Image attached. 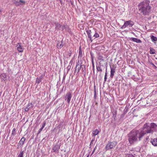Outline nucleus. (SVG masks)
Instances as JSON below:
<instances>
[{
  "instance_id": "nucleus-48",
  "label": "nucleus",
  "mask_w": 157,
  "mask_h": 157,
  "mask_svg": "<svg viewBox=\"0 0 157 157\" xmlns=\"http://www.w3.org/2000/svg\"><path fill=\"white\" fill-rule=\"evenodd\" d=\"M90 34L89 33V37H90Z\"/></svg>"
},
{
  "instance_id": "nucleus-1",
  "label": "nucleus",
  "mask_w": 157,
  "mask_h": 157,
  "mask_svg": "<svg viewBox=\"0 0 157 157\" xmlns=\"http://www.w3.org/2000/svg\"><path fill=\"white\" fill-rule=\"evenodd\" d=\"M145 134L146 133L143 132L133 129L127 134L128 141L130 144H133L135 142L141 140Z\"/></svg>"
},
{
  "instance_id": "nucleus-47",
  "label": "nucleus",
  "mask_w": 157,
  "mask_h": 157,
  "mask_svg": "<svg viewBox=\"0 0 157 157\" xmlns=\"http://www.w3.org/2000/svg\"><path fill=\"white\" fill-rule=\"evenodd\" d=\"M59 1H60V3H61V4H62V1H61V0H59Z\"/></svg>"
},
{
  "instance_id": "nucleus-22",
  "label": "nucleus",
  "mask_w": 157,
  "mask_h": 157,
  "mask_svg": "<svg viewBox=\"0 0 157 157\" xmlns=\"http://www.w3.org/2000/svg\"><path fill=\"white\" fill-rule=\"evenodd\" d=\"M56 29H60V28L61 27V25L59 24V23H55Z\"/></svg>"
},
{
  "instance_id": "nucleus-44",
  "label": "nucleus",
  "mask_w": 157,
  "mask_h": 157,
  "mask_svg": "<svg viewBox=\"0 0 157 157\" xmlns=\"http://www.w3.org/2000/svg\"><path fill=\"white\" fill-rule=\"evenodd\" d=\"M151 65H153V66H154L155 67V66L154 65V64L153 63H151Z\"/></svg>"
},
{
  "instance_id": "nucleus-46",
  "label": "nucleus",
  "mask_w": 157,
  "mask_h": 157,
  "mask_svg": "<svg viewBox=\"0 0 157 157\" xmlns=\"http://www.w3.org/2000/svg\"><path fill=\"white\" fill-rule=\"evenodd\" d=\"M65 76H64L63 77V80L64 79H65Z\"/></svg>"
},
{
  "instance_id": "nucleus-17",
  "label": "nucleus",
  "mask_w": 157,
  "mask_h": 157,
  "mask_svg": "<svg viewBox=\"0 0 157 157\" xmlns=\"http://www.w3.org/2000/svg\"><path fill=\"white\" fill-rule=\"evenodd\" d=\"M98 59L99 60H100V65H101V64H102V63L104 62V59H103V57L102 56H99L98 58Z\"/></svg>"
},
{
  "instance_id": "nucleus-28",
  "label": "nucleus",
  "mask_w": 157,
  "mask_h": 157,
  "mask_svg": "<svg viewBox=\"0 0 157 157\" xmlns=\"http://www.w3.org/2000/svg\"><path fill=\"white\" fill-rule=\"evenodd\" d=\"M97 71H98L101 72L102 71V70L101 69V67L99 66H97Z\"/></svg>"
},
{
  "instance_id": "nucleus-49",
  "label": "nucleus",
  "mask_w": 157,
  "mask_h": 157,
  "mask_svg": "<svg viewBox=\"0 0 157 157\" xmlns=\"http://www.w3.org/2000/svg\"><path fill=\"white\" fill-rule=\"evenodd\" d=\"M86 157H88V155H87V156H86Z\"/></svg>"
},
{
  "instance_id": "nucleus-35",
  "label": "nucleus",
  "mask_w": 157,
  "mask_h": 157,
  "mask_svg": "<svg viewBox=\"0 0 157 157\" xmlns=\"http://www.w3.org/2000/svg\"><path fill=\"white\" fill-rule=\"evenodd\" d=\"M71 51H70V52H68L67 55L69 56H71Z\"/></svg>"
},
{
  "instance_id": "nucleus-3",
  "label": "nucleus",
  "mask_w": 157,
  "mask_h": 157,
  "mask_svg": "<svg viewBox=\"0 0 157 157\" xmlns=\"http://www.w3.org/2000/svg\"><path fill=\"white\" fill-rule=\"evenodd\" d=\"M117 142L116 141H109L106 145L105 148L106 150L113 149L117 145Z\"/></svg>"
},
{
  "instance_id": "nucleus-27",
  "label": "nucleus",
  "mask_w": 157,
  "mask_h": 157,
  "mask_svg": "<svg viewBox=\"0 0 157 157\" xmlns=\"http://www.w3.org/2000/svg\"><path fill=\"white\" fill-rule=\"evenodd\" d=\"M15 130L16 129L15 128H13V129L12 132L11 133V136H14L15 134Z\"/></svg>"
},
{
  "instance_id": "nucleus-9",
  "label": "nucleus",
  "mask_w": 157,
  "mask_h": 157,
  "mask_svg": "<svg viewBox=\"0 0 157 157\" xmlns=\"http://www.w3.org/2000/svg\"><path fill=\"white\" fill-rule=\"evenodd\" d=\"M151 142L152 144L154 146H157V139H151Z\"/></svg>"
},
{
  "instance_id": "nucleus-36",
  "label": "nucleus",
  "mask_w": 157,
  "mask_h": 157,
  "mask_svg": "<svg viewBox=\"0 0 157 157\" xmlns=\"http://www.w3.org/2000/svg\"><path fill=\"white\" fill-rule=\"evenodd\" d=\"M70 68H71V66H70L69 65L67 67V72H68L69 71Z\"/></svg>"
},
{
  "instance_id": "nucleus-29",
  "label": "nucleus",
  "mask_w": 157,
  "mask_h": 157,
  "mask_svg": "<svg viewBox=\"0 0 157 157\" xmlns=\"http://www.w3.org/2000/svg\"><path fill=\"white\" fill-rule=\"evenodd\" d=\"M107 69H106V71L105 73V77H104V81L106 82L107 79Z\"/></svg>"
},
{
  "instance_id": "nucleus-33",
  "label": "nucleus",
  "mask_w": 157,
  "mask_h": 157,
  "mask_svg": "<svg viewBox=\"0 0 157 157\" xmlns=\"http://www.w3.org/2000/svg\"><path fill=\"white\" fill-rule=\"evenodd\" d=\"M68 28L67 25H63L61 28V29L62 30H63L64 29H66L67 28Z\"/></svg>"
},
{
  "instance_id": "nucleus-32",
  "label": "nucleus",
  "mask_w": 157,
  "mask_h": 157,
  "mask_svg": "<svg viewBox=\"0 0 157 157\" xmlns=\"http://www.w3.org/2000/svg\"><path fill=\"white\" fill-rule=\"evenodd\" d=\"M126 157H135L132 155L131 154H127L126 155Z\"/></svg>"
},
{
  "instance_id": "nucleus-45",
  "label": "nucleus",
  "mask_w": 157,
  "mask_h": 157,
  "mask_svg": "<svg viewBox=\"0 0 157 157\" xmlns=\"http://www.w3.org/2000/svg\"><path fill=\"white\" fill-rule=\"evenodd\" d=\"M93 64V67L94 68V63H93V64Z\"/></svg>"
},
{
  "instance_id": "nucleus-21",
  "label": "nucleus",
  "mask_w": 157,
  "mask_h": 157,
  "mask_svg": "<svg viewBox=\"0 0 157 157\" xmlns=\"http://www.w3.org/2000/svg\"><path fill=\"white\" fill-rule=\"evenodd\" d=\"M14 4L16 6H19L20 5V4H19V0H13Z\"/></svg>"
},
{
  "instance_id": "nucleus-40",
  "label": "nucleus",
  "mask_w": 157,
  "mask_h": 157,
  "mask_svg": "<svg viewBox=\"0 0 157 157\" xmlns=\"http://www.w3.org/2000/svg\"><path fill=\"white\" fill-rule=\"evenodd\" d=\"M87 35L88 36V30H87L86 31Z\"/></svg>"
},
{
  "instance_id": "nucleus-26",
  "label": "nucleus",
  "mask_w": 157,
  "mask_h": 157,
  "mask_svg": "<svg viewBox=\"0 0 157 157\" xmlns=\"http://www.w3.org/2000/svg\"><path fill=\"white\" fill-rule=\"evenodd\" d=\"M23 154H24V151H22V150H21V151L20 152V153L18 155L17 157H23Z\"/></svg>"
},
{
  "instance_id": "nucleus-13",
  "label": "nucleus",
  "mask_w": 157,
  "mask_h": 157,
  "mask_svg": "<svg viewBox=\"0 0 157 157\" xmlns=\"http://www.w3.org/2000/svg\"><path fill=\"white\" fill-rule=\"evenodd\" d=\"M131 40L134 42L137 43H141V41L140 39H137L136 38H132Z\"/></svg>"
},
{
  "instance_id": "nucleus-30",
  "label": "nucleus",
  "mask_w": 157,
  "mask_h": 157,
  "mask_svg": "<svg viewBox=\"0 0 157 157\" xmlns=\"http://www.w3.org/2000/svg\"><path fill=\"white\" fill-rule=\"evenodd\" d=\"M19 4H20V5H23V4H25V1L22 0H19Z\"/></svg>"
},
{
  "instance_id": "nucleus-15",
  "label": "nucleus",
  "mask_w": 157,
  "mask_h": 157,
  "mask_svg": "<svg viewBox=\"0 0 157 157\" xmlns=\"http://www.w3.org/2000/svg\"><path fill=\"white\" fill-rule=\"evenodd\" d=\"M0 78L4 81H5L7 79V77L5 74H2L0 75Z\"/></svg>"
},
{
  "instance_id": "nucleus-8",
  "label": "nucleus",
  "mask_w": 157,
  "mask_h": 157,
  "mask_svg": "<svg viewBox=\"0 0 157 157\" xmlns=\"http://www.w3.org/2000/svg\"><path fill=\"white\" fill-rule=\"evenodd\" d=\"M63 40L60 42L58 41V43L57 44V47L58 49H61L63 47Z\"/></svg>"
},
{
  "instance_id": "nucleus-4",
  "label": "nucleus",
  "mask_w": 157,
  "mask_h": 157,
  "mask_svg": "<svg viewBox=\"0 0 157 157\" xmlns=\"http://www.w3.org/2000/svg\"><path fill=\"white\" fill-rule=\"evenodd\" d=\"M144 131H141V132H143L144 133H152L153 132L152 130L151 129V127L148 125L147 123H146L144 124L143 127Z\"/></svg>"
},
{
  "instance_id": "nucleus-50",
  "label": "nucleus",
  "mask_w": 157,
  "mask_h": 157,
  "mask_svg": "<svg viewBox=\"0 0 157 157\" xmlns=\"http://www.w3.org/2000/svg\"><path fill=\"white\" fill-rule=\"evenodd\" d=\"M10 133V131L9 132L8 134L9 133Z\"/></svg>"
},
{
  "instance_id": "nucleus-7",
  "label": "nucleus",
  "mask_w": 157,
  "mask_h": 157,
  "mask_svg": "<svg viewBox=\"0 0 157 157\" xmlns=\"http://www.w3.org/2000/svg\"><path fill=\"white\" fill-rule=\"evenodd\" d=\"M72 95L70 92H68L66 94L65 96V100H67V103L69 104L70 103Z\"/></svg>"
},
{
  "instance_id": "nucleus-14",
  "label": "nucleus",
  "mask_w": 157,
  "mask_h": 157,
  "mask_svg": "<svg viewBox=\"0 0 157 157\" xmlns=\"http://www.w3.org/2000/svg\"><path fill=\"white\" fill-rule=\"evenodd\" d=\"M25 140V137H22L19 142L18 144L21 146H22Z\"/></svg>"
},
{
  "instance_id": "nucleus-2",
  "label": "nucleus",
  "mask_w": 157,
  "mask_h": 157,
  "mask_svg": "<svg viewBox=\"0 0 157 157\" xmlns=\"http://www.w3.org/2000/svg\"><path fill=\"white\" fill-rule=\"evenodd\" d=\"M150 2L148 0H145L140 3L138 6L139 11L143 14H148L151 11V6Z\"/></svg>"
},
{
  "instance_id": "nucleus-37",
  "label": "nucleus",
  "mask_w": 157,
  "mask_h": 157,
  "mask_svg": "<svg viewBox=\"0 0 157 157\" xmlns=\"http://www.w3.org/2000/svg\"><path fill=\"white\" fill-rule=\"evenodd\" d=\"M29 109H28V108L27 107H26L25 109V111H26V112H28L29 111Z\"/></svg>"
},
{
  "instance_id": "nucleus-41",
  "label": "nucleus",
  "mask_w": 157,
  "mask_h": 157,
  "mask_svg": "<svg viewBox=\"0 0 157 157\" xmlns=\"http://www.w3.org/2000/svg\"><path fill=\"white\" fill-rule=\"evenodd\" d=\"M44 128L41 127V128L40 129L41 130H42Z\"/></svg>"
},
{
  "instance_id": "nucleus-25",
  "label": "nucleus",
  "mask_w": 157,
  "mask_h": 157,
  "mask_svg": "<svg viewBox=\"0 0 157 157\" xmlns=\"http://www.w3.org/2000/svg\"><path fill=\"white\" fill-rule=\"evenodd\" d=\"M151 40L152 41H157V37H155L154 36H151Z\"/></svg>"
},
{
  "instance_id": "nucleus-42",
  "label": "nucleus",
  "mask_w": 157,
  "mask_h": 157,
  "mask_svg": "<svg viewBox=\"0 0 157 157\" xmlns=\"http://www.w3.org/2000/svg\"><path fill=\"white\" fill-rule=\"evenodd\" d=\"M44 128L41 127V128L40 129L41 130H42Z\"/></svg>"
},
{
  "instance_id": "nucleus-23",
  "label": "nucleus",
  "mask_w": 157,
  "mask_h": 157,
  "mask_svg": "<svg viewBox=\"0 0 157 157\" xmlns=\"http://www.w3.org/2000/svg\"><path fill=\"white\" fill-rule=\"evenodd\" d=\"M150 54H154L155 53V50L151 48H150Z\"/></svg>"
},
{
  "instance_id": "nucleus-18",
  "label": "nucleus",
  "mask_w": 157,
  "mask_h": 157,
  "mask_svg": "<svg viewBox=\"0 0 157 157\" xmlns=\"http://www.w3.org/2000/svg\"><path fill=\"white\" fill-rule=\"evenodd\" d=\"M157 125L154 123H151L150 124L151 128H155L157 127Z\"/></svg>"
},
{
  "instance_id": "nucleus-10",
  "label": "nucleus",
  "mask_w": 157,
  "mask_h": 157,
  "mask_svg": "<svg viewBox=\"0 0 157 157\" xmlns=\"http://www.w3.org/2000/svg\"><path fill=\"white\" fill-rule=\"evenodd\" d=\"M60 146L58 145H55L52 148V150L54 152H57L59 149Z\"/></svg>"
},
{
  "instance_id": "nucleus-19",
  "label": "nucleus",
  "mask_w": 157,
  "mask_h": 157,
  "mask_svg": "<svg viewBox=\"0 0 157 157\" xmlns=\"http://www.w3.org/2000/svg\"><path fill=\"white\" fill-rule=\"evenodd\" d=\"M99 132L98 130L96 129L95 130H94L93 132V135L94 136H95L98 134L99 133Z\"/></svg>"
},
{
  "instance_id": "nucleus-16",
  "label": "nucleus",
  "mask_w": 157,
  "mask_h": 157,
  "mask_svg": "<svg viewBox=\"0 0 157 157\" xmlns=\"http://www.w3.org/2000/svg\"><path fill=\"white\" fill-rule=\"evenodd\" d=\"M42 76H41L39 78H37L36 79V83L39 84L41 82Z\"/></svg>"
},
{
  "instance_id": "nucleus-24",
  "label": "nucleus",
  "mask_w": 157,
  "mask_h": 157,
  "mask_svg": "<svg viewBox=\"0 0 157 157\" xmlns=\"http://www.w3.org/2000/svg\"><path fill=\"white\" fill-rule=\"evenodd\" d=\"M82 56V51L81 48V47H80L79 49V55H78V58H81Z\"/></svg>"
},
{
  "instance_id": "nucleus-5",
  "label": "nucleus",
  "mask_w": 157,
  "mask_h": 157,
  "mask_svg": "<svg viewBox=\"0 0 157 157\" xmlns=\"http://www.w3.org/2000/svg\"><path fill=\"white\" fill-rule=\"evenodd\" d=\"M134 23L131 20L126 21L125 22L124 24L121 26V28L124 29L128 26L132 27Z\"/></svg>"
},
{
  "instance_id": "nucleus-6",
  "label": "nucleus",
  "mask_w": 157,
  "mask_h": 157,
  "mask_svg": "<svg viewBox=\"0 0 157 157\" xmlns=\"http://www.w3.org/2000/svg\"><path fill=\"white\" fill-rule=\"evenodd\" d=\"M75 68L77 70V74L80 72V70H81L83 74H84V70L85 71V66L84 65H81L80 63L79 64L78 62Z\"/></svg>"
},
{
  "instance_id": "nucleus-11",
  "label": "nucleus",
  "mask_w": 157,
  "mask_h": 157,
  "mask_svg": "<svg viewBox=\"0 0 157 157\" xmlns=\"http://www.w3.org/2000/svg\"><path fill=\"white\" fill-rule=\"evenodd\" d=\"M110 69V77L111 78H113L114 75V73L115 72V69L111 67Z\"/></svg>"
},
{
  "instance_id": "nucleus-43",
  "label": "nucleus",
  "mask_w": 157,
  "mask_h": 157,
  "mask_svg": "<svg viewBox=\"0 0 157 157\" xmlns=\"http://www.w3.org/2000/svg\"><path fill=\"white\" fill-rule=\"evenodd\" d=\"M92 64H93V63H94V62H93V59L92 58Z\"/></svg>"
},
{
  "instance_id": "nucleus-34",
  "label": "nucleus",
  "mask_w": 157,
  "mask_h": 157,
  "mask_svg": "<svg viewBox=\"0 0 157 157\" xmlns=\"http://www.w3.org/2000/svg\"><path fill=\"white\" fill-rule=\"evenodd\" d=\"M46 124V122L45 121H44L43 123V124H42V127L44 128V127H45Z\"/></svg>"
},
{
  "instance_id": "nucleus-20",
  "label": "nucleus",
  "mask_w": 157,
  "mask_h": 157,
  "mask_svg": "<svg viewBox=\"0 0 157 157\" xmlns=\"http://www.w3.org/2000/svg\"><path fill=\"white\" fill-rule=\"evenodd\" d=\"M33 104L32 103H29L28 104L26 107H27L28 109H30L33 108Z\"/></svg>"
},
{
  "instance_id": "nucleus-12",
  "label": "nucleus",
  "mask_w": 157,
  "mask_h": 157,
  "mask_svg": "<svg viewBox=\"0 0 157 157\" xmlns=\"http://www.w3.org/2000/svg\"><path fill=\"white\" fill-rule=\"evenodd\" d=\"M18 45V46L17 48V50L20 52H23V49L22 47L18 43L17 45V46Z\"/></svg>"
},
{
  "instance_id": "nucleus-39",
  "label": "nucleus",
  "mask_w": 157,
  "mask_h": 157,
  "mask_svg": "<svg viewBox=\"0 0 157 157\" xmlns=\"http://www.w3.org/2000/svg\"><path fill=\"white\" fill-rule=\"evenodd\" d=\"M42 131V130H41L40 129L38 131V133H40V132Z\"/></svg>"
},
{
  "instance_id": "nucleus-38",
  "label": "nucleus",
  "mask_w": 157,
  "mask_h": 157,
  "mask_svg": "<svg viewBox=\"0 0 157 157\" xmlns=\"http://www.w3.org/2000/svg\"><path fill=\"white\" fill-rule=\"evenodd\" d=\"M77 70L76 69V68H75V69L74 72V75H75V74H76V75H77Z\"/></svg>"
},
{
  "instance_id": "nucleus-31",
  "label": "nucleus",
  "mask_w": 157,
  "mask_h": 157,
  "mask_svg": "<svg viewBox=\"0 0 157 157\" xmlns=\"http://www.w3.org/2000/svg\"><path fill=\"white\" fill-rule=\"evenodd\" d=\"M94 36L95 37V38L98 37L99 36V35L97 33H95L94 34Z\"/></svg>"
}]
</instances>
